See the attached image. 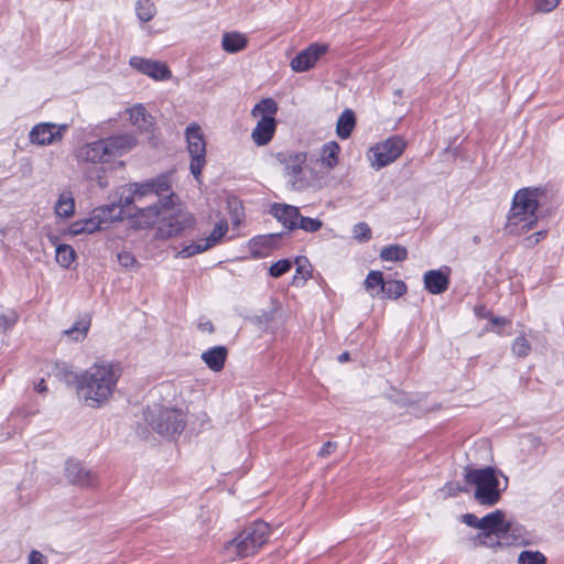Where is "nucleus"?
<instances>
[{
    "instance_id": "nucleus-1",
    "label": "nucleus",
    "mask_w": 564,
    "mask_h": 564,
    "mask_svg": "<svg viewBox=\"0 0 564 564\" xmlns=\"http://www.w3.org/2000/svg\"><path fill=\"white\" fill-rule=\"evenodd\" d=\"M137 145V139L131 133L112 134L78 147L75 159L78 169L87 180H96L99 187L105 188L108 182L105 177L104 165L121 158Z\"/></svg>"
},
{
    "instance_id": "nucleus-2",
    "label": "nucleus",
    "mask_w": 564,
    "mask_h": 564,
    "mask_svg": "<svg viewBox=\"0 0 564 564\" xmlns=\"http://www.w3.org/2000/svg\"><path fill=\"white\" fill-rule=\"evenodd\" d=\"M119 362L100 360L93 364L77 377V393L90 408L107 403L121 377Z\"/></svg>"
},
{
    "instance_id": "nucleus-3",
    "label": "nucleus",
    "mask_w": 564,
    "mask_h": 564,
    "mask_svg": "<svg viewBox=\"0 0 564 564\" xmlns=\"http://www.w3.org/2000/svg\"><path fill=\"white\" fill-rule=\"evenodd\" d=\"M547 199V189L545 187H524L519 189L512 200V207L508 216L506 229L512 234L513 226L525 221L522 226V232L533 229L538 223L535 212Z\"/></svg>"
},
{
    "instance_id": "nucleus-4",
    "label": "nucleus",
    "mask_w": 564,
    "mask_h": 564,
    "mask_svg": "<svg viewBox=\"0 0 564 564\" xmlns=\"http://www.w3.org/2000/svg\"><path fill=\"white\" fill-rule=\"evenodd\" d=\"M269 535V524L264 521H254L225 544V556L229 561H239L252 556L267 543Z\"/></svg>"
},
{
    "instance_id": "nucleus-5",
    "label": "nucleus",
    "mask_w": 564,
    "mask_h": 564,
    "mask_svg": "<svg viewBox=\"0 0 564 564\" xmlns=\"http://www.w3.org/2000/svg\"><path fill=\"white\" fill-rule=\"evenodd\" d=\"M145 423L159 435L173 440L184 431L186 413L177 408L153 404L143 413Z\"/></svg>"
},
{
    "instance_id": "nucleus-6",
    "label": "nucleus",
    "mask_w": 564,
    "mask_h": 564,
    "mask_svg": "<svg viewBox=\"0 0 564 564\" xmlns=\"http://www.w3.org/2000/svg\"><path fill=\"white\" fill-rule=\"evenodd\" d=\"M464 471L466 482L475 486L474 498L479 505L492 507L500 501L502 489L495 468L467 466Z\"/></svg>"
},
{
    "instance_id": "nucleus-7",
    "label": "nucleus",
    "mask_w": 564,
    "mask_h": 564,
    "mask_svg": "<svg viewBox=\"0 0 564 564\" xmlns=\"http://www.w3.org/2000/svg\"><path fill=\"white\" fill-rule=\"evenodd\" d=\"M171 189L170 181L166 175L158 176L156 178L147 181L144 183H133L126 185L121 188L119 194L118 206L128 207L134 202L141 200L143 197L153 196L155 199L161 196H166Z\"/></svg>"
},
{
    "instance_id": "nucleus-8",
    "label": "nucleus",
    "mask_w": 564,
    "mask_h": 564,
    "mask_svg": "<svg viewBox=\"0 0 564 564\" xmlns=\"http://www.w3.org/2000/svg\"><path fill=\"white\" fill-rule=\"evenodd\" d=\"M276 110L278 106L271 98L262 99L252 108L251 115L259 118L251 133V139L257 145H265L272 140L276 129L274 119Z\"/></svg>"
},
{
    "instance_id": "nucleus-9",
    "label": "nucleus",
    "mask_w": 564,
    "mask_h": 564,
    "mask_svg": "<svg viewBox=\"0 0 564 564\" xmlns=\"http://www.w3.org/2000/svg\"><path fill=\"white\" fill-rule=\"evenodd\" d=\"M121 218V207L117 204H109L95 208L88 218L72 224L70 231L74 235L94 234L107 228L111 223L120 220Z\"/></svg>"
},
{
    "instance_id": "nucleus-10",
    "label": "nucleus",
    "mask_w": 564,
    "mask_h": 564,
    "mask_svg": "<svg viewBox=\"0 0 564 564\" xmlns=\"http://www.w3.org/2000/svg\"><path fill=\"white\" fill-rule=\"evenodd\" d=\"M462 520L468 527L478 529L482 532H498V533H520L522 534L523 528L517 523L508 521L506 513L502 510H495L482 518H477L474 513H466Z\"/></svg>"
},
{
    "instance_id": "nucleus-11",
    "label": "nucleus",
    "mask_w": 564,
    "mask_h": 564,
    "mask_svg": "<svg viewBox=\"0 0 564 564\" xmlns=\"http://www.w3.org/2000/svg\"><path fill=\"white\" fill-rule=\"evenodd\" d=\"M187 151L191 156L189 170L195 180H199L206 165V140L199 124L191 123L185 129Z\"/></svg>"
},
{
    "instance_id": "nucleus-12",
    "label": "nucleus",
    "mask_w": 564,
    "mask_h": 564,
    "mask_svg": "<svg viewBox=\"0 0 564 564\" xmlns=\"http://www.w3.org/2000/svg\"><path fill=\"white\" fill-rule=\"evenodd\" d=\"M405 145V141L401 137L394 135L371 147L368 156L371 166L380 170L394 162L401 156Z\"/></svg>"
},
{
    "instance_id": "nucleus-13",
    "label": "nucleus",
    "mask_w": 564,
    "mask_h": 564,
    "mask_svg": "<svg viewBox=\"0 0 564 564\" xmlns=\"http://www.w3.org/2000/svg\"><path fill=\"white\" fill-rule=\"evenodd\" d=\"M194 217L186 212L164 213L156 228L155 237L158 239L167 240L178 236L185 229L194 226Z\"/></svg>"
},
{
    "instance_id": "nucleus-14",
    "label": "nucleus",
    "mask_w": 564,
    "mask_h": 564,
    "mask_svg": "<svg viewBox=\"0 0 564 564\" xmlns=\"http://www.w3.org/2000/svg\"><path fill=\"white\" fill-rule=\"evenodd\" d=\"M306 152L290 153L288 159L284 161V171L290 175L289 183L293 189L300 191L308 185V181L306 178Z\"/></svg>"
},
{
    "instance_id": "nucleus-15",
    "label": "nucleus",
    "mask_w": 564,
    "mask_h": 564,
    "mask_svg": "<svg viewBox=\"0 0 564 564\" xmlns=\"http://www.w3.org/2000/svg\"><path fill=\"white\" fill-rule=\"evenodd\" d=\"M68 129L67 124L42 122L35 124L30 133V142L37 145H51L59 142Z\"/></svg>"
},
{
    "instance_id": "nucleus-16",
    "label": "nucleus",
    "mask_w": 564,
    "mask_h": 564,
    "mask_svg": "<svg viewBox=\"0 0 564 564\" xmlns=\"http://www.w3.org/2000/svg\"><path fill=\"white\" fill-rule=\"evenodd\" d=\"M328 51V45L313 43L305 50L297 53L290 62L291 68L295 73H304L312 69L317 61Z\"/></svg>"
},
{
    "instance_id": "nucleus-17",
    "label": "nucleus",
    "mask_w": 564,
    "mask_h": 564,
    "mask_svg": "<svg viewBox=\"0 0 564 564\" xmlns=\"http://www.w3.org/2000/svg\"><path fill=\"white\" fill-rule=\"evenodd\" d=\"M322 226L323 223L319 219L304 217L300 214L297 207L284 204V229L290 231L302 229L306 232H315Z\"/></svg>"
},
{
    "instance_id": "nucleus-18",
    "label": "nucleus",
    "mask_w": 564,
    "mask_h": 564,
    "mask_svg": "<svg viewBox=\"0 0 564 564\" xmlns=\"http://www.w3.org/2000/svg\"><path fill=\"white\" fill-rule=\"evenodd\" d=\"M129 65L155 80H166L172 76L169 67L159 61L144 58L141 56H132L129 61Z\"/></svg>"
},
{
    "instance_id": "nucleus-19",
    "label": "nucleus",
    "mask_w": 564,
    "mask_h": 564,
    "mask_svg": "<svg viewBox=\"0 0 564 564\" xmlns=\"http://www.w3.org/2000/svg\"><path fill=\"white\" fill-rule=\"evenodd\" d=\"M282 242V234H268L253 237L248 242L249 251L254 259L269 257L279 249Z\"/></svg>"
},
{
    "instance_id": "nucleus-20",
    "label": "nucleus",
    "mask_w": 564,
    "mask_h": 564,
    "mask_svg": "<svg viewBox=\"0 0 564 564\" xmlns=\"http://www.w3.org/2000/svg\"><path fill=\"white\" fill-rule=\"evenodd\" d=\"M174 194L155 199L147 207L139 208L137 218L140 226L148 227L158 220L159 216L169 213L170 205L173 204Z\"/></svg>"
},
{
    "instance_id": "nucleus-21",
    "label": "nucleus",
    "mask_w": 564,
    "mask_h": 564,
    "mask_svg": "<svg viewBox=\"0 0 564 564\" xmlns=\"http://www.w3.org/2000/svg\"><path fill=\"white\" fill-rule=\"evenodd\" d=\"M65 477L75 486L82 488L94 487L97 482L96 475L87 469L80 462L67 460L65 465Z\"/></svg>"
},
{
    "instance_id": "nucleus-22",
    "label": "nucleus",
    "mask_w": 564,
    "mask_h": 564,
    "mask_svg": "<svg viewBox=\"0 0 564 564\" xmlns=\"http://www.w3.org/2000/svg\"><path fill=\"white\" fill-rule=\"evenodd\" d=\"M477 541L480 545L488 547H497L505 545H522L527 541L520 533H498V532H482L477 534Z\"/></svg>"
},
{
    "instance_id": "nucleus-23",
    "label": "nucleus",
    "mask_w": 564,
    "mask_h": 564,
    "mask_svg": "<svg viewBox=\"0 0 564 564\" xmlns=\"http://www.w3.org/2000/svg\"><path fill=\"white\" fill-rule=\"evenodd\" d=\"M311 265L305 257H297L294 262L284 259V275L294 269L292 285L302 286L311 275Z\"/></svg>"
},
{
    "instance_id": "nucleus-24",
    "label": "nucleus",
    "mask_w": 564,
    "mask_h": 564,
    "mask_svg": "<svg viewBox=\"0 0 564 564\" xmlns=\"http://www.w3.org/2000/svg\"><path fill=\"white\" fill-rule=\"evenodd\" d=\"M228 350L225 346H215L202 354V360L214 372H219L224 369L227 360Z\"/></svg>"
},
{
    "instance_id": "nucleus-25",
    "label": "nucleus",
    "mask_w": 564,
    "mask_h": 564,
    "mask_svg": "<svg viewBox=\"0 0 564 564\" xmlns=\"http://www.w3.org/2000/svg\"><path fill=\"white\" fill-rule=\"evenodd\" d=\"M424 286L432 294L444 293L449 286V278L441 270H430L424 273Z\"/></svg>"
},
{
    "instance_id": "nucleus-26",
    "label": "nucleus",
    "mask_w": 564,
    "mask_h": 564,
    "mask_svg": "<svg viewBox=\"0 0 564 564\" xmlns=\"http://www.w3.org/2000/svg\"><path fill=\"white\" fill-rule=\"evenodd\" d=\"M130 121L141 131H149L153 124V118L142 105H135L129 109Z\"/></svg>"
},
{
    "instance_id": "nucleus-27",
    "label": "nucleus",
    "mask_w": 564,
    "mask_h": 564,
    "mask_svg": "<svg viewBox=\"0 0 564 564\" xmlns=\"http://www.w3.org/2000/svg\"><path fill=\"white\" fill-rule=\"evenodd\" d=\"M247 37L238 32H227L223 35L221 47L225 52L234 54L246 48Z\"/></svg>"
},
{
    "instance_id": "nucleus-28",
    "label": "nucleus",
    "mask_w": 564,
    "mask_h": 564,
    "mask_svg": "<svg viewBox=\"0 0 564 564\" xmlns=\"http://www.w3.org/2000/svg\"><path fill=\"white\" fill-rule=\"evenodd\" d=\"M356 126V116L351 109H346L338 118L336 133L341 140L348 139Z\"/></svg>"
},
{
    "instance_id": "nucleus-29",
    "label": "nucleus",
    "mask_w": 564,
    "mask_h": 564,
    "mask_svg": "<svg viewBox=\"0 0 564 564\" xmlns=\"http://www.w3.org/2000/svg\"><path fill=\"white\" fill-rule=\"evenodd\" d=\"M54 210L57 217L64 219H67L74 215L75 199L69 191L59 194Z\"/></svg>"
},
{
    "instance_id": "nucleus-30",
    "label": "nucleus",
    "mask_w": 564,
    "mask_h": 564,
    "mask_svg": "<svg viewBox=\"0 0 564 564\" xmlns=\"http://www.w3.org/2000/svg\"><path fill=\"white\" fill-rule=\"evenodd\" d=\"M90 327V318H82L76 321L74 325L64 330V335L72 338L75 341H79L86 338Z\"/></svg>"
},
{
    "instance_id": "nucleus-31",
    "label": "nucleus",
    "mask_w": 564,
    "mask_h": 564,
    "mask_svg": "<svg viewBox=\"0 0 564 564\" xmlns=\"http://www.w3.org/2000/svg\"><path fill=\"white\" fill-rule=\"evenodd\" d=\"M227 232H228V223H227V220L221 219L215 225L213 231L206 238H203V239H204L206 246L208 247V249H212L223 241V239Z\"/></svg>"
},
{
    "instance_id": "nucleus-32",
    "label": "nucleus",
    "mask_w": 564,
    "mask_h": 564,
    "mask_svg": "<svg viewBox=\"0 0 564 564\" xmlns=\"http://www.w3.org/2000/svg\"><path fill=\"white\" fill-rule=\"evenodd\" d=\"M366 291L370 292L371 296H378L382 292V285L386 284L381 271H370L365 282Z\"/></svg>"
},
{
    "instance_id": "nucleus-33",
    "label": "nucleus",
    "mask_w": 564,
    "mask_h": 564,
    "mask_svg": "<svg viewBox=\"0 0 564 564\" xmlns=\"http://www.w3.org/2000/svg\"><path fill=\"white\" fill-rule=\"evenodd\" d=\"M340 148L337 142L332 141L326 143L322 149V163L328 169H333L338 163V153Z\"/></svg>"
},
{
    "instance_id": "nucleus-34",
    "label": "nucleus",
    "mask_w": 564,
    "mask_h": 564,
    "mask_svg": "<svg viewBox=\"0 0 564 564\" xmlns=\"http://www.w3.org/2000/svg\"><path fill=\"white\" fill-rule=\"evenodd\" d=\"M380 258L384 261H404L408 258V250L400 245H390L381 250Z\"/></svg>"
},
{
    "instance_id": "nucleus-35",
    "label": "nucleus",
    "mask_w": 564,
    "mask_h": 564,
    "mask_svg": "<svg viewBox=\"0 0 564 564\" xmlns=\"http://www.w3.org/2000/svg\"><path fill=\"white\" fill-rule=\"evenodd\" d=\"M55 259L63 268H69L76 259V252L69 245H59L56 247Z\"/></svg>"
},
{
    "instance_id": "nucleus-36",
    "label": "nucleus",
    "mask_w": 564,
    "mask_h": 564,
    "mask_svg": "<svg viewBox=\"0 0 564 564\" xmlns=\"http://www.w3.org/2000/svg\"><path fill=\"white\" fill-rule=\"evenodd\" d=\"M156 13V8L151 0H139L135 3V14L141 22L151 21Z\"/></svg>"
},
{
    "instance_id": "nucleus-37",
    "label": "nucleus",
    "mask_w": 564,
    "mask_h": 564,
    "mask_svg": "<svg viewBox=\"0 0 564 564\" xmlns=\"http://www.w3.org/2000/svg\"><path fill=\"white\" fill-rule=\"evenodd\" d=\"M406 292V285L400 280H390L382 285L381 294L388 299H398Z\"/></svg>"
},
{
    "instance_id": "nucleus-38",
    "label": "nucleus",
    "mask_w": 564,
    "mask_h": 564,
    "mask_svg": "<svg viewBox=\"0 0 564 564\" xmlns=\"http://www.w3.org/2000/svg\"><path fill=\"white\" fill-rule=\"evenodd\" d=\"M209 250L204 239H199L189 245L184 246L176 254L177 258L187 259Z\"/></svg>"
},
{
    "instance_id": "nucleus-39",
    "label": "nucleus",
    "mask_w": 564,
    "mask_h": 564,
    "mask_svg": "<svg viewBox=\"0 0 564 564\" xmlns=\"http://www.w3.org/2000/svg\"><path fill=\"white\" fill-rule=\"evenodd\" d=\"M546 557L539 551H523L519 554L518 564H545Z\"/></svg>"
},
{
    "instance_id": "nucleus-40",
    "label": "nucleus",
    "mask_w": 564,
    "mask_h": 564,
    "mask_svg": "<svg viewBox=\"0 0 564 564\" xmlns=\"http://www.w3.org/2000/svg\"><path fill=\"white\" fill-rule=\"evenodd\" d=\"M512 351L517 357H527L531 351V345L525 337L520 336L513 341Z\"/></svg>"
},
{
    "instance_id": "nucleus-41",
    "label": "nucleus",
    "mask_w": 564,
    "mask_h": 564,
    "mask_svg": "<svg viewBox=\"0 0 564 564\" xmlns=\"http://www.w3.org/2000/svg\"><path fill=\"white\" fill-rule=\"evenodd\" d=\"M117 258L120 265L126 269H137L140 267L139 261L130 251L122 250L117 254Z\"/></svg>"
},
{
    "instance_id": "nucleus-42",
    "label": "nucleus",
    "mask_w": 564,
    "mask_h": 564,
    "mask_svg": "<svg viewBox=\"0 0 564 564\" xmlns=\"http://www.w3.org/2000/svg\"><path fill=\"white\" fill-rule=\"evenodd\" d=\"M354 237L358 241L365 242L371 238V229L366 223H359L354 227Z\"/></svg>"
},
{
    "instance_id": "nucleus-43",
    "label": "nucleus",
    "mask_w": 564,
    "mask_h": 564,
    "mask_svg": "<svg viewBox=\"0 0 564 564\" xmlns=\"http://www.w3.org/2000/svg\"><path fill=\"white\" fill-rule=\"evenodd\" d=\"M560 4V0H540L536 3L539 12L547 13L554 10Z\"/></svg>"
},
{
    "instance_id": "nucleus-44",
    "label": "nucleus",
    "mask_w": 564,
    "mask_h": 564,
    "mask_svg": "<svg viewBox=\"0 0 564 564\" xmlns=\"http://www.w3.org/2000/svg\"><path fill=\"white\" fill-rule=\"evenodd\" d=\"M546 236L545 230H540L538 232H534L533 235L529 236L525 241L528 247L535 246L541 239H544Z\"/></svg>"
},
{
    "instance_id": "nucleus-45",
    "label": "nucleus",
    "mask_w": 564,
    "mask_h": 564,
    "mask_svg": "<svg viewBox=\"0 0 564 564\" xmlns=\"http://www.w3.org/2000/svg\"><path fill=\"white\" fill-rule=\"evenodd\" d=\"M336 448H337V443L328 441V442H326V443L322 446V448H321V449H319V452H318V455H319L321 457H326V456H328L330 453H333Z\"/></svg>"
},
{
    "instance_id": "nucleus-46",
    "label": "nucleus",
    "mask_w": 564,
    "mask_h": 564,
    "mask_svg": "<svg viewBox=\"0 0 564 564\" xmlns=\"http://www.w3.org/2000/svg\"><path fill=\"white\" fill-rule=\"evenodd\" d=\"M45 556L36 550L31 551L29 554V563L28 564H43Z\"/></svg>"
},
{
    "instance_id": "nucleus-47",
    "label": "nucleus",
    "mask_w": 564,
    "mask_h": 564,
    "mask_svg": "<svg viewBox=\"0 0 564 564\" xmlns=\"http://www.w3.org/2000/svg\"><path fill=\"white\" fill-rule=\"evenodd\" d=\"M197 327L202 330V332H207L209 334H212L214 332V325L213 323L209 321V319H206V318H200L198 324H197Z\"/></svg>"
},
{
    "instance_id": "nucleus-48",
    "label": "nucleus",
    "mask_w": 564,
    "mask_h": 564,
    "mask_svg": "<svg viewBox=\"0 0 564 564\" xmlns=\"http://www.w3.org/2000/svg\"><path fill=\"white\" fill-rule=\"evenodd\" d=\"M269 272L273 278L282 276V260H278L276 262H274L270 267Z\"/></svg>"
},
{
    "instance_id": "nucleus-49",
    "label": "nucleus",
    "mask_w": 564,
    "mask_h": 564,
    "mask_svg": "<svg viewBox=\"0 0 564 564\" xmlns=\"http://www.w3.org/2000/svg\"><path fill=\"white\" fill-rule=\"evenodd\" d=\"M446 488L448 490L449 496H455L457 492L463 491L464 488L460 487L458 484L448 482L446 485Z\"/></svg>"
},
{
    "instance_id": "nucleus-50",
    "label": "nucleus",
    "mask_w": 564,
    "mask_h": 564,
    "mask_svg": "<svg viewBox=\"0 0 564 564\" xmlns=\"http://www.w3.org/2000/svg\"><path fill=\"white\" fill-rule=\"evenodd\" d=\"M272 213L279 221H282V205L274 204L272 207Z\"/></svg>"
},
{
    "instance_id": "nucleus-51",
    "label": "nucleus",
    "mask_w": 564,
    "mask_h": 564,
    "mask_svg": "<svg viewBox=\"0 0 564 564\" xmlns=\"http://www.w3.org/2000/svg\"><path fill=\"white\" fill-rule=\"evenodd\" d=\"M35 390L41 393L47 390L46 383L43 379L35 386Z\"/></svg>"
},
{
    "instance_id": "nucleus-52",
    "label": "nucleus",
    "mask_w": 564,
    "mask_h": 564,
    "mask_svg": "<svg viewBox=\"0 0 564 564\" xmlns=\"http://www.w3.org/2000/svg\"><path fill=\"white\" fill-rule=\"evenodd\" d=\"M491 323L495 325H505V324H507V319L503 317H494L491 319Z\"/></svg>"
},
{
    "instance_id": "nucleus-53",
    "label": "nucleus",
    "mask_w": 564,
    "mask_h": 564,
    "mask_svg": "<svg viewBox=\"0 0 564 564\" xmlns=\"http://www.w3.org/2000/svg\"><path fill=\"white\" fill-rule=\"evenodd\" d=\"M347 360H349V352L344 351V352H341V354L338 356V361H339V362H345V361H347Z\"/></svg>"
},
{
    "instance_id": "nucleus-54",
    "label": "nucleus",
    "mask_w": 564,
    "mask_h": 564,
    "mask_svg": "<svg viewBox=\"0 0 564 564\" xmlns=\"http://www.w3.org/2000/svg\"><path fill=\"white\" fill-rule=\"evenodd\" d=\"M474 241H475L476 243H478V242H479V238H478L477 236H476V237H474Z\"/></svg>"
}]
</instances>
